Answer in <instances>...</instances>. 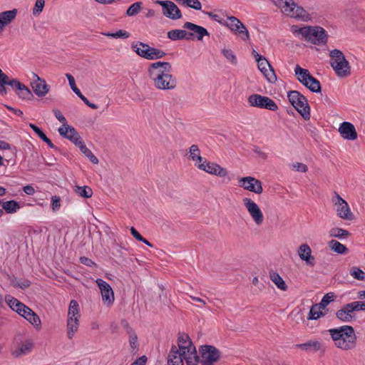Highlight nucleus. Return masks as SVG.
<instances>
[{
  "instance_id": "5fc2aeb1",
  "label": "nucleus",
  "mask_w": 365,
  "mask_h": 365,
  "mask_svg": "<svg viewBox=\"0 0 365 365\" xmlns=\"http://www.w3.org/2000/svg\"><path fill=\"white\" fill-rule=\"evenodd\" d=\"M354 312L365 311V301H355L351 302Z\"/></svg>"
},
{
  "instance_id": "680f3d73",
  "label": "nucleus",
  "mask_w": 365,
  "mask_h": 365,
  "mask_svg": "<svg viewBox=\"0 0 365 365\" xmlns=\"http://www.w3.org/2000/svg\"><path fill=\"white\" fill-rule=\"evenodd\" d=\"M189 297L195 301V302H197V303H200V304L198 306L199 307H204L205 305H206V302L203 299H201L200 297H194V296H192V295H189Z\"/></svg>"
},
{
  "instance_id": "423d86ee",
  "label": "nucleus",
  "mask_w": 365,
  "mask_h": 365,
  "mask_svg": "<svg viewBox=\"0 0 365 365\" xmlns=\"http://www.w3.org/2000/svg\"><path fill=\"white\" fill-rule=\"evenodd\" d=\"M132 48L139 56L150 61L162 58L166 55L163 50L151 47L143 42L132 44Z\"/></svg>"
},
{
  "instance_id": "603ef678",
  "label": "nucleus",
  "mask_w": 365,
  "mask_h": 365,
  "mask_svg": "<svg viewBox=\"0 0 365 365\" xmlns=\"http://www.w3.org/2000/svg\"><path fill=\"white\" fill-rule=\"evenodd\" d=\"M44 6L45 0H36L33 9V14L34 16L38 15L43 11Z\"/></svg>"
},
{
  "instance_id": "f704fd0d",
  "label": "nucleus",
  "mask_w": 365,
  "mask_h": 365,
  "mask_svg": "<svg viewBox=\"0 0 365 365\" xmlns=\"http://www.w3.org/2000/svg\"><path fill=\"white\" fill-rule=\"evenodd\" d=\"M322 307L319 304H314L309 312L307 319L309 320H316L319 319L321 317L324 315V313L322 312Z\"/></svg>"
},
{
  "instance_id": "ddd939ff",
  "label": "nucleus",
  "mask_w": 365,
  "mask_h": 365,
  "mask_svg": "<svg viewBox=\"0 0 365 365\" xmlns=\"http://www.w3.org/2000/svg\"><path fill=\"white\" fill-rule=\"evenodd\" d=\"M242 203L255 224L257 226L262 225L264 217L259 206L252 199L247 197L242 198Z\"/></svg>"
},
{
  "instance_id": "ea45409f",
  "label": "nucleus",
  "mask_w": 365,
  "mask_h": 365,
  "mask_svg": "<svg viewBox=\"0 0 365 365\" xmlns=\"http://www.w3.org/2000/svg\"><path fill=\"white\" fill-rule=\"evenodd\" d=\"M76 146L79 148L81 151L93 163V164H98V158L93 154L91 150H89L85 143H83V140L79 143V144H77Z\"/></svg>"
},
{
  "instance_id": "412c9836",
  "label": "nucleus",
  "mask_w": 365,
  "mask_h": 365,
  "mask_svg": "<svg viewBox=\"0 0 365 365\" xmlns=\"http://www.w3.org/2000/svg\"><path fill=\"white\" fill-rule=\"evenodd\" d=\"M58 131L60 135L71 140L76 145L79 144V143L82 140L81 137L76 131V130L73 127L69 125L68 123L62 125V126L58 128Z\"/></svg>"
},
{
  "instance_id": "13d9d810",
  "label": "nucleus",
  "mask_w": 365,
  "mask_h": 365,
  "mask_svg": "<svg viewBox=\"0 0 365 365\" xmlns=\"http://www.w3.org/2000/svg\"><path fill=\"white\" fill-rule=\"evenodd\" d=\"M79 98L84 102V103L86 106H88L91 108H92V109H97L98 108V106L97 105H96L95 103H91L87 99V98H86L83 95H81Z\"/></svg>"
},
{
  "instance_id": "cd10ccee",
  "label": "nucleus",
  "mask_w": 365,
  "mask_h": 365,
  "mask_svg": "<svg viewBox=\"0 0 365 365\" xmlns=\"http://www.w3.org/2000/svg\"><path fill=\"white\" fill-rule=\"evenodd\" d=\"M13 89L16 91L17 95L22 99H29L32 97L31 90L24 84L21 83L17 79L13 82Z\"/></svg>"
},
{
  "instance_id": "4d7b16f0",
  "label": "nucleus",
  "mask_w": 365,
  "mask_h": 365,
  "mask_svg": "<svg viewBox=\"0 0 365 365\" xmlns=\"http://www.w3.org/2000/svg\"><path fill=\"white\" fill-rule=\"evenodd\" d=\"M55 117L62 123V125L67 124V120L62 113L57 109L53 110Z\"/></svg>"
},
{
  "instance_id": "dca6fc26",
  "label": "nucleus",
  "mask_w": 365,
  "mask_h": 365,
  "mask_svg": "<svg viewBox=\"0 0 365 365\" xmlns=\"http://www.w3.org/2000/svg\"><path fill=\"white\" fill-rule=\"evenodd\" d=\"M33 78L30 83V86L38 97L42 98L46 96L50 91V86L47 84L46 81L39 77L36 73H32Z\"/></svg>"
},
{
  "instance_id": "2eb2a0df",
  "label": "nucleus",
  "mask_w": 365,
  "mask_h": 365,
  "mask_svg": "<svg viewBox=\"0 0 365 365\" xmlns=\"http://www.w3.org/2000/svg\"><path fill=\"white\" fill-rule=\"evenodd\" d=\"M96 283L99 288L103 305L112 306L115 301V294L110 285L100 278L96 280Z\"/></svg>"
},
{
  "instance_id": "f8f14e48",
  "label": "nucleus",
  "mask_w": 365,
  "mask_h": 365,
  "mask_svg": "<svg viewBox=\"0 0 365 365\" xmlns=\"http://www.w3.org/2000/svg\"><path fill=\"white\" fill-rule=\"evenodd\" d=\"M247 103L251 107L276 111L278 109L277 103L270 98L259 94H252L247 98Z\"/></svg>"
},
{
  "instance_id": "338daca9",
  "label": "nucleus",
  "mask_w": 365,
  "mask_h": 365,
  "mask_svg": "<svg viewBox=\"0 0 365 365\" xmlns=\"http://www.w3.org/2000/svg\"><path fill=\"white\" fill-rule=\"evenodd\" d=\"M212 20L217 21V23H219L220 24H221L222 26H224L226 24V19H223L220 18L218 15H217L215 14L212 18Z\"/></svg>"
},
{
  "instance_id": "393cba45",
  "label": "nucleus",
  "mask_w": 365,
  "mask_h": 365,
  "mask_svg": "<svg viewBox=\"0 0 365 365\" xmlns=\"http://www.w3.org/2000/svg\"><path fill=\"white\" fill-rule=\"evenodd\" d=\"M354 310L351 303L344 305L336 313V317L343 322H349L353 319Z\"/></svg>"
},
{
  "instance_id": "5701e85b",
  "label": "nucleus",
  "mask_w": 365,
  "mask_h": 365,
  "mask_svg": "<svg viewBox=\"0 0 365 365\" xmlns=\"http://www.w3.org/2000/svg\"><path fill=\"white\" fill-rule=\"evenodd\" d=\"M257 63L258 69L263 73L267 80L270 83L275 82L277 76L267 58L264 57Z\"/></svg>"
},
{
  "instance_id": "6e6d98bb",
  "label": "nucleus",
  "mask_w": 365,
  "mask_h": 365,
  "mask_svg": "<svg viewBox=\"0 0 365 365\" xmlns=\"http://www.w3.org/2000/svg\"><path fill=\"white\" fill-rule=\"evenodd\" d=\"M29 127L35 132V133L43 141L47 138L45 133L36 125L29 123Z\"/></svg>"
},
{
  "instance_id": "39448f33",
  "label": "nucleus",
  "mask_w": 365,
  "mask_h": 365,
  "mask_svg": "<svg viewBox=\"0 0 365 365\" xmlns=\"http://www.w3.org/2000/svg\"><path fill=\"white\" fill-rule=\"evenodd\" d=\"M287 98L292 106L305 120L310 119V107L305 96L297 91H291L288 92Z\"/></svg>"
},
{
  "instance_id": "4468645a",
  "label": "nucleus",
  "mask_w": 365,
  "mask_h": 365,
  "mask_svg": "<svg viewBox=\"0 0 365 365\" xmlns=\"http://www.w3.org/2000/svg\"><path fill=\"white\" fill-rule=\"evenodd\" d=\"M237 182L240 187L245 190L260 195L263 192V187L262 182L252 177L246 176L237 178Z\"/></svg>"
},
{
  "instance_id": "bf43d9fd",
  "label": "nucleus",
  "mask_w": 365,
  "mask_h": 365,
  "mask_svg": "<svg viewBox=\"0 0 365 365\" xmlns=\"http://www.w3.org/2000/svg\"><path fill=\"white\" fill-rule=\"evenodd\" d=\"M14 286L20 287L21 289H25L30 286V282L28 280H24V281L19 282H17L14 283Z\"/></svg>"
},
{
  "instance_id": "3c124183",
  "label": "nucleus",
  "mask_w": 365,
  "mask_h": 365,
  "mask_svg": "<svg viewBox=\"0 0 365 365\" xmlns=\"http://www.w3.org/2000/svg\"><path fill=\"white\" fill-rule=\"evenodd\" d=\"M291 170L300 172V173H306L308 170L307 166L302 163H294L289 165Z\"/></svg>"
},
{
  "instance_id": "69168bd1",
  "label": "nucleus",
  "mask_w": 365,
  "mask_h": 365,
  "mask_svg": "<svg viewBox=\"0 0 365 365\" xmlns=\"http://www.w3.org/2000/svg\"><path fill=\"white\" fill-rule=\"evenodd\" d=\"M24 192L29 195H32L35 192L34 188L31 185H26L23 187Z\"/></svg>"
},
{
  "instance_id": "a19ab883",
  "label": "nucleus",
  "mask_w": 365,
  "mask_h": 365,
  "mask_svg": "<svg viewBox=\"0 0 365 365\" xmlns=\"http://www.w3.org/2000/svg\"><path fill=\"white\" fill-rule=\"evenodd\" d=\"M222 55L232 65L235 66L237 63V56L235 55L234 52L230 49L224 48L221 51Z\"/></svg>"
},
{
  "instance_id": "c03bdc74",
  "label": "nucleus",
  "mask_w": 365,
  "mask_h": 365,
  "mask_svg": "<svg viewBox=\"0 0 365 365\" xmlns=\"http://www.w3.org/2000/svg\"><path fill=\"white\" fill-rule=\"evenodd\" d=\"M34 346V344L30 340L23 341L19 345V351L20 354H26L30 352Z\"/></svg>"
},
{
  "instance_id": "f257e3e1",
  "label": "nucleus",
  "mask_w": 365,
  "mask_h": 365,
  "mask_svg": "<svg viewBox=\"0 0 365 365\" xmlns=\"http://www.w3.org/2000/svg\"><path fill=\"white\" fill-rule=\"evenodd\" d=\"M169 62L157 61L150 64L147 72L153 86L159 90H173L177 86L176 78L171 73Z\"/></svg>"
},
{
  "instance_id": "4be33fe9",
  "label": "nucleus",
  "mask_w": 365,
  "mask_h": 365,
  "mask_svg": "<svg viewBox=\"0 0 365 365\" xmlns=\"http://www.w3.org/2000/svg\"><path fill=\"white\" fill-rule=\"evenodd\" d=\"M338 131L342 138L347 140H355L357 133L354 125L350 122H343L339 125Z\"/></svg>"
},
{
  "instance_id": "bb28decb",
  "label": "nucleus",
  "mask_w": 365,
  "mask_h": 365,
  "mask_svg": "<svg viewBox=\"0 0 365 365\" xmlns=\"http://www.w3.org/2000/svg\"><path fill=\"white\" fill-rule=\"evenodd\" d=\"M5 301L9 307L20 316H21L23 312L29 307L11 295H6L5 297Z\"/></svg>"
},
{
  "instance_id": "aec40b11",
  "label": "nucleus",
  "mask_w": 365,
  "mask_h": 365,
  "mask_svg": "<svg viewBox=\"0 0 365 365\" xmlns=\"http://www.w3.org/2000/svg\"><path fill=\"white\" fill-rule=\"evenodd\" d=\"M299 259L309 267H314L316 264L315 257L312 255L310 246L307 243L301 244L297 250Z\"/></svg>"
},
{
  "instance_id": "2f4dec72",
  "label": "nucleus",
  "mask_w": 365,
  "mask_h": 365,
  "mask_svg": "<svg viewBox=\"0 0 365 365\" xmlns=\"http://www.w3.org/2000/svg\"><path fill=\"white\" fill-rule=\"evenodd\" d=\"M81 310L78 302L72 299L68 306L67 318H74V319H81Z\"/></svg>"
},
{
  "instance_id": "b1692460",
  "label": "nucleus",
  "mask_w": 365,
  "mask_h": 365,
  "mask_svg": "<svg viewBox=\"0 0 365 365\" xmlns=\"http://www.w3.org/2000/svg\"><path fill=\"white\" fill-rule=\"evenodd\" d=\"M25 319H26L36 330L39 331L41 329V321L40 317L29 307L23 312L21 315Z\"/></svg>"
},
{
  "instance_id": "9b49d317",
  "label": "nucleus",
  "mask_w": 365,
  "mask_h": 365,
  "mask_svg": "<svg viewBox=\"0 0 365 365\" xmlns=\"http://www.w3.org/2000/svg\"><path fill=\"white\" fill-rule=\"evenodd\" d=\"M198 363L201 365H215L221 358V352L211 345H203L200 347Z\"/></svg>"
},
{
  "instance_id": "f03ea898",
  "label": "nucleus",
  "mask_w": 365,
  "mask_h": 365,
  "mask_svg": "<svg viewBox=\"0 0 365 365\" xmlns=\"http://www.w3.org/2000/svg\"><path fill=\"white\" fill-rule=\"evenodd\" d=\"M293 35L300 40L307 41L314 45H324L328 41V35L324 29L318 26H299L293 25L290 29Z\"/></svg>"
},
{
  "instance_id": "e433bc0d",
  "label": "nucleus",
  "mask_w": 365,
  "mask_h": 365,
  "mask_svg": "<svg viewBox=\"0 0 365 365\" xmlns=\"http://www.w3.org/2000/svg\"><path fill=\"white\" fill-rule=\"evenodd\" d=\"M329 247L333 252L337 254L344 255L348 252V248L344 245L335 240H331L329 242Z\"/></svg>"
},
{
  "instance_id": "7ed1b4c3",
  "label": "nucleus",
  "mask_w": 365,
  "mask_h": 365,
  "mask_svg": "<svg viewBox=\"0 0 365 365\" xmlns=\"http://www.w3.org/2000/svg\"><path fill=\"white\" fill-rule=\"evenodd\" d=\"M336 347L342 351L354 349L356 346V336L351 326L344 325L328 330Z\"/></svg>"
},
{
  "instance_id": "c85d7f7f",
  "label": "nucleus",
  "mask_w": 365,
  "mask_h": 365,
  "mask_svg": "<svg viewBox=\"0 0 365 365\" xmlns=\"http://www.w3.org/2000/svg\"><path fill=\"white\" fill-rule=\"evenodd\" d=\"M79 326L80 319L67 318L66 329L67 336L69 339H73L74 335L77 333Z\"/></svg>"
},
{
  "instance_id": "49530a36",
  "label": "nucleus",
  "mask_w": 365,
  "mask_h": 365,
  "mask_svg": "<svg viewBox=\"0 0 365 365\" xmlns=\"http://www.w3.org/2000/svg\"><path fill=\"white\" fill-rule=\"evenodd\" d=\"M66 77L68 79L71 90L76 94V96L80 97L81 95H83L81 91L78 88V87L76 85L74 77L70 73H66Z\"/></svg>"
},
{
  "instance_id": "774afa93",
  "label": "nucleus",
  "mask_w": 365,
  "mask_h": 365,
  "mask_svg": "<svg viewBox=\"0 0 365 365\" xmlns=\"http://www.w3.org/2000/svg\"><path fill=\"white\" fill-rule=\"evenodd\" d=\"M146 362V359L145 356H143L138 360H136L135 362H133L131 365H145Z\"/></svg>"
},
{
  "instance_id": "c9c22d12",
  "label": "nucleus",
  "mask_w": 365,
  "mask_h": 365,
  "mask_svg": "<svg viewBox=\"0 0 365 365\" xmlns=\"http://www.w3.org/2000/svg\"><path fill=\"white\" fill-rule=\"evenodd\" d=\"M1 207L9 214L16 213L21 208L19 202L13 200L4 202Z\"/></svg>"
},
{
  "instance_id": "e2e57ef3",
  "label": "nucleus",
  "mask_w": 365,
  "mask_h": 365,
  "mask_svg": "<svg viewBox=\"0 0 365 365\" xmlns=\"http://www.w3.org/2000/svg\"><path fill=\"white\" fill-rule=\"evenodd\" d=\"M207 160L203 158L201 155H199L197 158H196L195 160H192L194 163L195 166L198 168L199 165H204V162Z\"/></svg>"
},
{
  "instance_id": "f3484780",
  "label": "nucleus",
  "mask_w": 365,
  "mask_h": 365,
  "mask_svg": "<svg viewBox=\"0 0 365 365\" xmlns=\"http://www.w3.org/2000/svg\"><path fill=\"white\" fill-rule=\"evenodd\" d=\"M156 3L162 6V12L167 18L177 20L182 17L181 11L174 2L158 0Z\"/></svg>"
},
{
  "instance_id": "6ab92c4d",
  "label": "nucleus",
  "mask_w": 365,
  "mask_h": 365,
  "mask_svg": "<svg viewBox=\"0 0 365 365\" xmlns=\"http://www.w3.org/2000/svg\"><path fill=\"white\" fill-rule=\"evenodd\" d=\"M198 169L202 170L210 175H215L220 178L227 176L228 171L226 168L216 163L205 161L204 165H199Z\"/></svg>"
},
{
  "instance_id": "473e14b6",
  "label": "nucleus",
  "mask_w": 365,
  "mask_h": 365,
  "mask_svg": "<svg viewBox=\"0 0 365 365\" xmlns=\"http://www.w3.org/2000/svg\"><path fill=\"white\" fill-rule=\"evenodd\" d=\"M15 81L16 78L9 79V76L6 75L3 71L0 73V95H6L7 93V90L5 88V86L9 85L13 87V82Z\"/></svg>"
},
{
  "instance_id": "052dcab7",
  "label": "nucleus",
  "mask_w": 365,
  "mask_h": 365,
  "mask_svg": "<svg viewBox=\"0 0 365 365\" xmlns=\"http://www.w3.org/2000/svg\"><path fill=\"white\" fill-rule=\"evenodd\" d=\"M80 262L86 265V266H88V267H92L93 265L95 264V263L89 258L86 257H81L80 258Z\"/></svg>"
},
{
  "instance_id": "a18cd8bd",
  "label": "nucleus",
  "mask_w": 365,
  "mask_h": 365,
  "mask_svg": "<svg viewBox=\"0 0 365 365\" xmlns=\"http://www.w3.org/2000/svg\"><path fill=\"white\" fill-rule=\"evenodd\" d=\"M141 7H142L141 2L138 1V2L133 3L127 9L126 14L128 16H133L140 12Z\"/></svg>"
},
{
  "instance_id": "37998d69",
  "label": "nucleus",
  "mask_w": 365,
  "mask_h": 365,
  "mask_svg": "<svg viewBox=\"0 0 365 365\" xmlns=\"http://www.w3.org/2000/svg\"><path fill=\"white\" fill-rule=\"evenodd\" d=\"M349 274L355 279L365 280V272L358 267H352L349 270Z\"/></svg>"
},
{
  "instance_id": "09e8293b",
  "label": "nucleus",
  "mask_w": 365,
  "mask_h": 365,
  "mask_svg": "<svg viewBox=\"0 0 365 365\" xmlns=\"http://www.w3.org/2000/svg\"><path fill=\"white\" fill-rule=\"evenodd\" d=\"M200 150L197 145H192L187 153L188 158L192 161L200 155Z\"/></svg>"
},
{
  "instance_id": "1a4fd4ad",
  "label": "nucleus",
  "mask_w": 365,
  "mask_h": 365,
  "mask_svg": "<svg viewBox=\"0 0 365 365\" xmlns=\"http://www.w3.org/2000/svg\"><path fill=\"white\" fill-rule=\"evenodd\" d=\"M331 202L337 217L347 221H353L355 219V215L348 202L337 192H334L331 198Z\"/></svg>"
},
{
  "instance_id": "a878e982",
  "label": "nucleus",
  "mask_w": 365,
  "mask_h": 365,
  "mask_svg": "<svg viewBox=\"0 0 365 365\" xmlns=\"http://www.w3.org/2000/svg\"><path fill=\"white\" fill-rule=\"evenodd\" d=\"M16 15L17 9H16L0 12V33L16 19Z\"/></svg>"
},
{
  "instance_id": "8fccbe9b",
  "label": "nucleus",
  "mask_w": 365,
  "mask_h": 365,
  "mask_svg": "<svg viewBox=\"0 0 365 365\" xmlns=\"http://www.w3.org/2000/svg\"><path fill=\"white\" fill-rule=\"evenodd\" d=\"M335 294L333 292H329L326 294L323 298L322 299L319 304L322 307V308H326V307L331 302L334 300Z\"/></svg>"
},
{
  "instance_id": "79ce46f5",
  "label": "nucleus",
  "mask_w": 365,
  "mask_h": 365,
  "mask_svg": "<svg viewBox=\"0 0 365 365\" xmlns=\"http://www.w3.org/2000/svg\"><path fill=\"white\" fill-rule=\"evenodd\" d=\"M103 35L107 37L114 38H128L130 37V34L125 30H118L116 32H105L103 33Z\"/></svg>"
},
{
  "instance_id": "a211bd4d",
  "label": "nucleus",
  "mask_w": 365,
  "mask_h": 365,
  "mask_svg": "<svg viewBox=\"0 0 365 365\" xmlns=\"http://www.w3.org/2000/svg\"><path fill=\"white\" fill-rule=\"evenodd\" d=\"M183 28L189 31L188 40L196 38L197 41H202L204 36H210V33L205 28L189 21L184 24Z\"/></svg>"
},
{
  "instance_id": "7c9ffc66",
  "label": "nucleus",
  "mask_w": 365,
  "mask_h": 365,
  "mask_svg": "<svg viewBox=\"0 0 365 365\" xmlns=\"http://www.w3.org/2000/svg\"><path fill=\"white\" fill-rule=\"evenodd\" d=\"M270 280L275 284V286L282 291H287L288 287L285 283L284 280L279 275V274L275 271H271L269 273Z\"/></svg>"
},
{
  "instance_id": "4c0bfd02",
  "label": "nucleus",
  "mask_w": 365,
  "mask_h": 365,
  "mask_svg": "<svg viewBox=\"0 0 365 365\" xmlns=\"http://www.w3.org/2000/svg\"><path fill=\"white\" fill-rule=\"evenodd\" d=\"M74 192L78 196L83 198H90L93 195V190L88 186H78L76 185L73 187Z\"/></svg>"
},
{
  "instance_id": "9d476101",
  "label": "nucleus",
  "mask_w": 365,
  "mask_h": 365,
  "mask_svg": "<svg viewBox=\"0 0 365 365\" xmlns=\"http://www.w3.org/2000/svg\"><path fill=\"white\" fill-rule=\"evenodd\" d=\"M234 35L243 41L250 40V34L245 25L234 16H227L225 25Z\"/></svg>"
},
{
  "instance_id": "20e7f679",
  "label": "nucleus",
  "mask_w": 365,
  "mask_h": 365,
  "mask_svg": "<svg viewBox=\"0 0 365 365\" xmlns=\"http://www.w3.org/2000/svg\"><path fill=\"white\" fill-rule=\"evenodd\" d=\"M329 58L330 65L338 77L346 78L351 75L350 64L340 50H331Z\"/></svg>"
},
{
  "instance_id": "58836bf2",
  "label": "nucleus",
  "mask_w": 365,
  "mask_h": 365,
  "mask_svg": "<svg viewBox=\"0 0 365 365\" xmlns=\"http://www.w3.org/2000/svg\"><path fill=\"white\" fill-rule=\"evenodd\" d=\"M329 235L330 237H336L342 240L349 237V232L348 230L342 228L332 227L329 231Z\"/></svg>"
},
{
  "instance_id": "72a5a7b5",
  "label": "nucleus",
  "mask_w": 365,
  "mask_h": 365,
  "mask_svg": "<svg viewBox=\"0 0 365 365\" xmlns=\"http://www.w3.org/2000/svg\"><path fill=\"white\" fill-rule=\"evenodd\" d=\"M167 36L172 41L188 40L187 31L182 29H174L168 32Z\"/></svg>"
},
{
  "instance_id": "de8ad7c7",
  "label": "nucleus",
  "mask_w": 365,
  "mask_h": 365,
  "mask_svg": "<svg viewBox=\"0 0 365 365\" xmlns=\"http://www.w3.org/2000/svg\"><path fill=\"white\" fill-rule=\"evenodd\" d=\"M128 334L129 336L128 340L130 347L133 349H135L138 346L137 334L132 329H129L128 331Z\"/></svg>"
},
{
  "instance_id": "864d4df0",
  "label": "nucleus",
  "mask_w": 365,
  "mask_h": 365,
  "mask_svg": "<svg viewBox=\"0 0 365 365\" xmlns=\"http://www.w3.org/2000/svg\"><path fill=\"white\" fill-rule=\"evenodd\" d=\"M51 200L52 211L56 212L60 209L61 206V198L58 196L54 195L51 197Z\"/></svg>"
},
{
  "instance_id": "0e129e2a",
  "label": "nucleus",
  "mask_w": 365,
  "mask_h": 365,
  "mask_svg": "<svg viewBox=\"0 0 365 365\" xmlns=\"http://www.w3.org/2000/svg\"><path fill=\"white\" fill-rule=\"evenodd\" d=\"M130 232L137 240H143V237L133 227L130 228Z\"/></svg>"
},
{
  "instance_id": "c756f323",
  "label": "nucleus",
  "mask_w": 365,
  "mask_h": 365,
  "mask_svg": "<svg viewBox=\"0 0 365 365\" xmlns=\"http://www.w3.org/2000/svg\"><path fill=\"white\" fill-rule=\"evenodd\" d=\"M296 346L306 351L316 352L322 349V344L318 340H309L305 343L297 344Z\"/></svg>"
},
{
  "instance_id": "0eeeda50",
  "label": "nucleus",
  "mask_w": 365,
  "mask_h": 365,
  "mask_svg": "<svg viewBox=\"0 0 365 365\" xmlns=\"http://www.w3.org/2000/svg\"><path fill=\"white\" fill-rule=\"evenodd\" d=\"M294 74L297 80L311 91L314 93H319L321 91L319 81L313 77L307 69L297 65L294 68Z\"/></svg>"
},
{
  "instance_id": "6e6552de",
  "label": "nucleus",
  "mask_w": 365,
  "mask_h": 365,
  "mask_svg": "<svg viewBox=\"0 0 365 365\" xmlns=\"http://www.w3.org/2000/svg\"><path fill=\"white\" fill-rule=\"evenodd\" d=\"M285 15L302 21H311L312 17L307 11L297 5L293 0H284L281 9Z\"/></svg>"
}]
</instances>
